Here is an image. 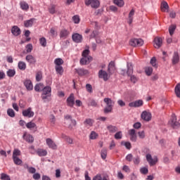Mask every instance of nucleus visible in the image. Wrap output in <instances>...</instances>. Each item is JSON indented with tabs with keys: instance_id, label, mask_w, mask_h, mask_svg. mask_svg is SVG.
Wrapping results in <instances>:
<instances>
[{
	"instance_id": "nucleus-13",
	"label": "nucleus",
	"mask_w": 180,
	"mask_h": 180,
	"mask_svg": "<svg viewBox=\"0 0 180 180\" xmlns=\"http://www.w3.org/2000/svg\"><path fill=\"white\" fill-rule=\"evenodd\" d=\"M92 60L91 56H82V58L80 60V64L81 65H86V64H89Z\"/></svg>"
},
{
	"instance_id": "nucleus-2",
	"label": "nucleus",
	"mask_w": 180,
	"mask_h": 180,
	"mask_svg": "<svg viewBox=\"0 0 180 180\" xmlns=\"http://www.w3.org/2000/svg\"><path fill=\"white\" fill-rule=\"evenodd\" d=\"M104 102L106 105L104 108V113H110V112L113 110V105H115V102L110 98H104Z\"/></svg>"
},
{
	"instance_id": "nucleus-20",
	"label": "nucleus",
	"mask_w": 180,
	"mask_h": 180,
	"mask_svg": "<svg viewBox=\"0 0 180 180\" xmlns=\"http://www.w3.org/2000/svg\"><path fill=\"white\" fill-rule=\"evenodd\" d=\"M11 33L13 34V36H19L22 32L20 31V28H19L18 26L14 25L11 28Z\"/></svg>"
},
{
	"instance_id": "nucleus-22",
	"label": "nucleus",
	"mask_w": 180,
	"mask_h": 180,
	"mask_svg": "<svg viewBox=\"0 0 180 180\" xmlns=\"http://www.w3.org/2000/svg\"><path fill=\"white\" fill-rule=\"evenodd\" d=\"M172 62L174 65L179 63V55L178 54V52L174 53Z\"/></svg>"
},
{
	"instance_id": "nucleus-36",
	"label": "nucleus",
	"mask_w": 180,
	"mask_h": 180,
	"mask_svg": "<svg viewBox=\"0 0 180 180\" xmlns=\"http://www.w3.org/2000/svg\"><path fill=\"white\" fill-rule=\"evenodd\" d=\"M175 94L177 98H180V83H178L174 89Z\"/></svg>"
},
{
	"instance_id": "nucleus-42",
	"label": "nucleus",
	"mask_w": 180,
	"mask_h": 180,
	"mask_svg": "<svg viewBox=\"0 0 180 180\" xmlns=\"http://www.w3.org/2000/svg\"><path fill=\"white\" fill-rule=\"evenodd\" d=\"M25 168L27 169V171L30 172V174H36V169L34 167H29V165H25Z\"/></svg>"
},
{
	"instance_id": "nucleus-15",
	"label": "nucleus",
	"mask_w": 180,
	"mask_h": 180,
	"mask_svg": "<svg viewBox=\"0 0 180 180\" xmlns=\"http://www.w3.org/2000/svg\"><path fill=\"white\" fill-rule=\"evenodd\" d=\"M72 39L75 43H82V35L78 33L73 34L72 35Z\"/></svg>"
},
{
	"instance_id": "nucleus-6",
	"label": "nucleus",
	"mask_w": 180,
	"mask_h": 180,
	"mask_svg": "<svg viewBox=\"0 0 180 180\" xmlns=\"http://www.w3.org/2000/svg\"><path fill=\"white\" fill-rule=\"evenodd\" d=\"M146 160L148 161V162L150 165V167H153V165H155V164H157V162H158V158H154L153 159V156H151L150 154L146 155Z\"/></svg>"
},
{
	"instance_id": "nucleus-10",
	"label": "nucleus",
	"mask_w": 180,
	"mask_h": 180,
	"mask_svg": "<svg viewBox=\"0 0 180 180\" xmlns=\"http://www.w3.org/2000/svg\"><path fill=\"white\" fill-rule=\"evenodd\" d=\"M68 106L72 108L75 105V98L74 97V94H71L70 96L66 100Z\"/></svg>"
},
{
	"instance_id": "nucleus-55",
	"label": "nucleus",
	"mask_w": 180,
	"mask_h": 180,
	"mask_svg": "<svg viewBox=\"0 0 180 180\" xmlns=\"http://www.w3.org/2000/svg\"><path fill=\"white\" fill-rule=\"evenodd\" d=\"M25 49H26L27 53H32V50H33V45H32L31 44H29L25 46Z\"/></svg>"
},
{
	"instance_id": "nucleus-31",
	"label": "nucleus",
	"mask_w": 180,
	"mask_h": 180,
	"mask_svg": "<svg viewBox=\"0 0 180 180\" xmlns=\"http://www.w3.org/2000/svg\"><path fill=\"white\" fill-rule=\"evenodd\" d=\"M133 16H134V9H132L129 13V17H128L129 25H131V23H133Z\"/></svg>"
},
{
	"instance_id": "nucleus-39",
	"label": "nucleus",
	"mask_w": 180,
	"mask_h": 180,
	"mask_svg": "<svg viewBox=\"0 0 180 180\" xmlns=\"http://www.w3.org/2000/svg\"><path fill=\"white\" fill-rule=\"evenodd\" d=\"M13 161L15 165H22L23 161L19 158H13Z\"/></svg>"
},
{
	"instance_id": "nucleus-38",
	"label": "nucleus",
	"mask_w": 180,
	"mask_h": 180,
	"mask_svg": "<svg viewBox=\"0 0 180 180\" xmlns=\"http://www.w3.org/2000/svg\"><path fill=\"white\" fill-rule=\"evenodd\" d=\"M55 69L57 74H59V75H63V72H64V69L63 68V66H56Z\"/></svg>"
},
{
	"instance_id": "nucleus-9",
	"label": "nucleus",
	"mask_w": 180,
	"mask_h": 180,
	"mask_svg": "<svg viewBox=\"0 0 180 180\" xmlns=\"http://www.w3.org/2000/svg\"><path fill=\"white\" fill-rule=\"evenodd\" d=\"M144 105L143 100H137L129 103V108H140Z\"/></svg>"
},
{
	"instance_id": "nucleus-24",
	"label": "nucleus",
	"mask_w": 180,
	"mask_h": 180,
	"mask_svg": "<svg viewBox=\"0 0 180 180\" xmlns=\"http://www.w3.org/2000/svg\"><path fill=\"white\" fill-rule=\"evenodd\" d=\"M26 61L30 64H36V58L32 55H27L25 58Z\"/></svg>"
},
{
	"instance_id": "nucleus-12",
	"label": "nucleus",
	"mask_w": 180,
	"mask_h": 180,
	"mask_svg": "<svg viewBox=\"0 0 180 180\" xmlns=\"http://www.w3.org/2000/svg\"><path fill=\"white\" fill-rule=\"evenodd\" d=\"M171 126L173 127V129H178V127L180 126L179 122L176 121V115L174 114L172 115Z\"/></svg>"
},
{
	"instance_id": "nucleus-52",
	"label": "nucleus",
	"mask_w": 180,
	"mask_h": 180,
	"mask_svg": "<svg viewBox=\"0 0 180 180\" xmlns=\"http://www.w3.org/2000/svg\"><path fill=\"white\" fill-rule=\"evenodd\" d=\"M41 78H43V75L41 73V72H38L36 75V81H37V82L41 81Z\"/></svg>"
},
{
	"instance_id": "nucleus-35",
	"label": "nucleus",
	"mask_w": 180,
	"mask_h": 180,
	"mask_svg": "<svg viewBox=\"0 0 180 180\" xmlns=\"http://www.w3.org/2000/svg\"><path fill=\"white\" fill-rule=\"evenodd\" d=\"M48 11L49 13H51V15H54V13H56V5L51 4V6H49V7L48 8Z\"/></svg>"
},
{
	"instance_id": "nucleus-62",
	"label": "nucleus",
	"mask_w": 180,
	"mask_h": 180,
	"mask_svg": "<svg viewBox=\"0 0 180 180\" xmlns=\"http://www.w3.org/2000/svg\"><path fill=\"white\" fill-rule=\"evenodd\" d=\"M82 56V57H91V56H89V49H86V50L83 51Z\"/></svg>"
},
{
	"instance_id": "nucleus-60",
	"label": "nucleus",
	"mask_w": 180,
	"mask_h": 180,
	"mask_svg": "<svg viewBox=\"0 0 180 180\" xmlns=\"http://www.w3.org/2000/svg\"><path fill=\"white\" fill-rule=\"evenodd\" d=\"M1 179L2 180H11V177L8 176L6 174L3 173L1 174Z\"/></svg>"
},
{
	"instance_id": "nucleus-56",
	"label": "nucleus",
	"mask_w": 180,
	"mask_h": 180,
	"mask_svg": "<svg viewBox=\"0 0 180 180\" xmlns=\"http://www.w3.org/2000/svg\"><path fill=\"white\" fill-rule=\"evenodd\" d=\"M7 114L10 117H15V111L13 109H8L7 110Z\"/></svg>"
},
{
	"instance_id": "nucleus-54",
	"label": "nucleus",
	"mask_w": 180,
	"mask_h": 180,
	"mask_svg": "<svg viewBox=\"0 0 180 180\" xmlns=\"http://www.w3.org/2000/svg\"><path fill=\"white\" fill-rule=\"evenodd\" d=\"M146 75H151L153 74V68L148 67L145 70Z\"/></svg>"
},
{
	"instance_id": "nucleus-28",
	"label": "nucleus",
	"mask_w": 180,
	"mask_h": 180,
	"mask_svg": "<svg viewBox=\"0 0 180 180\" xmlns=\"http://www.w3.org/2000/svg\"><path fill=\"white\" fill-rule=\"evenodd\" d=\"M24 140L27 141V143H33L34 141V139H33V136L30 134H24L23 135Z\"/></svg>"
},
{
	"instance_id": "nucleus-43",
	"label": "nucleus",
	"mask_w": 180,
	"mask_h": 180,
	"mask_svg": "<svg viewBox=\"0 0 180 180\" xmlns=\"http://www.w3.org/2000/svg\"><path fill=\"white\" fill-rule=\"evenodd\" d=\"M114 4L120 8H122L124 6V1H123V0H114Z\"/></svg>"
},
{
	"instance_id": "nucleus-1",
	"label": "nucleus",
	"mask_w": 180,
	"mask_h": 180,
	"mask_svg": "<svg viewBox=\"0 0 180 180\" xmlns=\"http://www.w3.org/2000/svg\"><path fill=\"white\" fill-rule=\"evenodd\" d=\"M64 122L68 129H72V127H75L77 126V121L75 120H72V117L70 115H65Z\"/></svg>"
},
{
	"instance_id": "nucleus-3",
	"label": "nucleus",
	"mask_w": 180,
	"mask_h": 180,
	"mask_svg": "<svg viewBox=\"0 0 180 180\" xmlns=\"http://www.w3.org/2000/svg\"><path fill=\"white\" fill-rule=\"evenodd\" d=\"M50 96H51V87L46 86L44 87L42 90L41 98L43 101H46V99H49Z\"/></svg>"
},
{
	"instance_id": "nucleus-29",
	"label": "nucleus",
	"mask_w": 180,
	"mask_h": 180,
	"mask_svg": "<svg viewBox=\"0 0 180 180\" xmlns=\"http://www.w3.org/2000/svg\"><path fill=\"white\" fill-rule=\"evenodd\" d=\"M169 8V6H168V3H167L166 1H162L161 3L160 9L162 12H168Z\"/></svg>"
},
{
	"instance_id": "nucleus-21",
	"label": "nucleus",
	"mask_w": 180,
	"mask_h": 180,
	"mask_svg": "<svg viewBox=\"0 0 180 180\" xmlns=\"http://www.w3.org/2000/svg\"><path fill=\"white\" fill-rule=\"evenodd\" d=\"M129 134L131 136L130 140L131 141L136 142L137 140V135H136V130L135 129H130L129 131Z\"/></svg>"
},
{
	"instance_id": "nucleus-17",
	"label": "nucleus",
	"mask_w": 180,
	"mask_h": 180,
	"mask_svg": "<svg viewBox=\"0 0 180 180\" xmlns=\"http://www.w3.org/2000/svg\"><path fill=\"white\" fill-rule=\"evenodd\" d=\"M154 47L155 49H160L162 46V38L155 37L154 39Z\"/></svg>"
},
{
	"instance_id": "nucleus-63",
	"label": "nucleus",
	"mask_w": 180,
	"mask_h": 180,
	"mask_svg": "<svg viewBox=\"0 0 180 180\" xmlns=\"http://www.w3.org/2000/svg\"><path fill=\"white\" fill-rule=\"evenodd\" d=\"M74 23L78 24L79 23V16L74 15L72 18Z\"/></svg>"
},
{
	"instance_id": "nucleus-18",
	"label": "nucleus",
	"mask_w": 180,
	"mask_h": 180,
	"mask_svg": "<svg viewBox=\"0 0 180 180\" xmlns=\"http://www.w3.org/2000/svg\"><path fill=\"white\" fill-rule=\"evenodd\" d=\"M34 23H36L35 18H31L30 20H27L24 21V26L25 27H32V26H33V25H34Z\"/></svg>"
},
{
	"instance_id": "nucleus-50",
	"label": "nucleus",
	"mask_w": 180,
	"mask_h": 180,
	"mask_svg": "<svg viewBox=\"0 0 180 180\" xmlns=\"http://www.w3.org/2000/svg\"><path fill=\"white\" fill-rule=\"evenodd\" d=\"M62 138L65 139V141H67V143H68L69 144H72V139H71L69 136H67L66 135L63 134L62 135Z\"/></svg>"
},
{
	"instance_id": "nucleus-41",
	"label": "nucleus",
	"mask_w": 180,
	"mask_h": 180,
	"mask_svg": "<svg viewBox=\"0 0 180 180\" xmlns=\"http://www.w3.org/2000/svg\"><path fill=\"white\" fill-rule=\"evenodd\" d=\"M20 154H21V153L19 149H14V150L13 151V158H19Z\"/></svg>"
},
{
	"instance_id": "nucleus-34",
	"label": "nucleus",
	"mask_w": 180,
	"mask_h": 180,
	"mask_svg": "<svg viewBox=\"0 0 180 180\" xmlns=\"http://www.w3.org/2000/svg\"><path fill=\"white\" fill-rule=\"evenodd\" d=\"M54 64L56 65V66H61L64 64V60H63L60 58H58L55 59Z\"/></svg>"
},
{
	"instance_id": "nucleus-25",
	"label": "nucleus",
	"mask_w": 180,
	"mask_h": 180,
	"mask_svg": "<svg viewBox=\"0 0 180 180\" xmlns=\"http://www.w3.org/2000/svg\"><path fill=\"white\" fill-rule=\"evenodd\" d=\"M24 85L27 88V91H32L33 89V84L30 80H25L24 82Z\"/></svg>"
},
{
	"instance_id": "nucleus-48",
	"label": "nucleus",
	"mask_w": 180,
	"mask_h": 180,
	"mask_svg": "<svg viewBox=\"0 0 180 180\" xmlns=\"http://www.w3.org/2000/svg\"><path fill=\"white\" fill-rule=\"evenodd\" d=\"M40 41V44L41 46H42V47H46V46H47V40L46 39V38L42 37L39 39Z\"/></svg>"
},
{
	"instance_id": "nucleus-45",
	"label": "nucleus",
	"mask_w": 180,
	"mask_h": 180,
	"mask_svg": "<svg viewBox=\"0 0 180 180\" xmlns=\"http://www.w3.org/2000/svg\"><path fill=\"white\" fill-rule=\"evenodd\" d=\"M108 155V150L103 149L101 152V156L103 160H106V157Z\"/></svg>"
},
{
	"instance_id": "nucleus-11",
	"label": "nucleus",
	"mask_w": 180,
	"mask_h": 180,
	"mask_svg": "<svg viewBox=\"0 0 180 180\" xmlns=\"http://www.w3.org/2000/svg\"><path fill=\"white\" fill-rule=\"evenodd\" d=\"M22 116L25 117H33L34 116V112L32 110V108H28L22 111Z\"/></svg>"
},
{
	"instance_id": "nucleus-49",
	"label": "nucleus",
	"mask_w": 180,
	"mask_h": 180,
	"mask_svg": "<svg viewBox=\"0 0 180 180\" xmlns=\"http://www.w3.org/2000/svg\"><path fill=\"white\" fill-rule=\"evenodd\" d=\"M84 123V124L91 127L94 124V120H92L90 118L86 119Z\"/></svg>"
},
{
	"instance_id": "nucleus-51",
	"label": "nucleus",
	"mask_w": 180,
	"mask_h": 180,
	"mask_svg": "<svg viewBox=\"0 0 180 180\" xmlns=\"http://www.w3.org/2000/svg\"><path fill=\"white\" fill-rule=\"evenodd\" d=\"M122 137H123V134H122V131H117L116 132V134H115V139L116 140H120L122 139Z\"/></svg>"
},
{
	"instance_id": "nucleus-46",
	"label": "nucleus",
	"mask_w": 180,
	"mask_h": 180,
	"mask_svg": "<svg viewBox=\"0 0 180 180\" xmlns=\"http://www.w3.org/2000/svg\"><path fill=\"white\" fill-rule=\"evenodd\" d=\"M175 29H176V25H172L169 27V33L170 36H172L174 34V32H175Z\"/></svg>"
},
{
	"instance_id": "nucleus-16",
	"label": "nucleus",
	"mask_w": 180,
	"mask_h": 180,
	"mask_svg": "<svg viewBox=\"0 0 180 180\" xmlns=\"http://www.w3.org/2000/svg\"><path fill=\"white\" fill-rule=\"evenodd\" d=\"M46 142L49 148H52V150H57V145L51 139H46Z\"/></svg>"
},
{
	"instance_id": "nucleus-30",
	"label": "nucleus",
	"mask_w": 180,
	"mask_h": 180,
	"mask_svg": "<svg viewBox=\"0 0 180 180\" xmlns=\"http://www.w3.org/2000/svg\"><path fill=\"white\" fill-rule=\"evenodd\" d=\"M37 154L39 155V157H46V155H47V150L39 148L37 150Z\"/></svg>"
},
{
	"instance_id": "nucleus-61",
	"label": "nucleus",
	"mask_w": 180,
	"mask_h": 180,
	"mask_svg": "<svg viewBox=\"0 0 180 180\" xmlns=\"http://www.w3.org/2000/svg\"><path fill=\"white\" fill-rule=\"evenodd\" d=\"M133 162L136 165H139V164H140V157L136 156V157L134 158Z\"/></svg>"
},
{
	"instance_id": "nucleus-4",
	"label": "nucleus",
	"mask_w": 180,
	"mask_h": 180,
	"mask_svg": "<svg viewBox=\"0 0 180 180\" xmlns=\"http://www.w3.org/2000/svg\"><path fill=\"white\" fill-rule=\"evenodd\" d=\"M84 4L86 6H89L90 5L93 9H98L101 6L99 0H85Z\"/></svg>"
},
{
	"instance_id": "nucleus-27",
	"label": "nucleus",
	"mask_w": 180,
	"mask_h": 180,
	"mask_svg": "<svg viewBox=\"0 0 180 180\" xmlns=\"http://www.w3.org/2000/svg\"><path fill=\"white\" fill-rule=\"evenodd\" d=\"M127 75H128V77H130V75L133 74V64H131V63H128L127 65Z\"/></svg>"
},
{
	"instance_id": "nucleus-32",
	"label": "nucleus",
	"mask_w": 180,
	"mask_h": 180,
	"mask_svg": "<svg viewBox=\"0 0 180 180\" xmlns=\"http://www.w3.org/2000/svg\"><path fill=\"white\" fill-rule=\"evenodd\" d=\"M44 89V85L41 83L37 84L34 86V91L37 92H40V91H43Z\"/></svg>"
},
{
	"instance_id": "nucleus-33",
	"label": "nucleus",
	"mask_w": 180,
	"mask_h": 180,
	"mask_svg": "<svg viewBox=\"0 0 180 180\" xmlns=\"http://www.w3.org/2000/svg\"><path fill=\"white\" fill-rule=\"evenodd\" d=\"M20 8L21 9H22V11H27V9H29V4H27V3L25 2V1H21L20 3Z\"/></svg>"
},
{
	"instance_id": "nucleus-57",
	"label": "nucleus",
	"mask_w": 180,
	"mask_h": 180,
	"mask_svg": "<svg viewBox=\"0 0 180 180\" xmlns=\"http://www.w3.org/2000/svg\"><path fill=\"white\" fill-rule=\"evenodd\" d=\"M140 172L143 175H147L148 174V169L147 167H142L140 169Z\"/></svg>"
},
{
	"instance_id": "nucleus-7",
	"label": "nucleus",
	"mask_w": 180,
	"mask_h": 180,
	"mask_svg": "<svg viewBox=\"0 0 180 180\" xmlns=\"http://www.w3.org/2000/svg\"><path fill=\"white\" fill-rule=\"evenodd\" d=\"M98 78L103 79V81L106 82L109 79L110 76L108 72L103 70H101L98 71Z\"/></svg>"
},
{
	"instance_id": "nucleus-47",
	"label": "nucleus",
	"mask_w": 180,
	"mask_h": 180,
	"mask_svg": "<svg viewBox=\"0 0 180 180\" xmlns=\"http://www.w3.org/2000/svg\"><path fill=\"white\" fill-rule=\"evenodd\" d=\"M88 106H94L96 108V106H98V103L94 99H90L88 102Z\"/></svg>"
},
{
	"instance_id": "nucleus-37",
	"label": "nucleus",
	"mask_w": 180,
	"mask_h": 180,
	"mask_svg": "<svg viewBox=\"0 0 180 180\" xmlns=\"http://www.w3.org/2000/svg\"><path fill=\"white\" fill-rule=\"evenodd\" d=\"M26 127L27 129H30V130H32V129H36V124L33 122H30L26 124Z\"/></svg>"
},
{
	"instance_id": "nucleus-8",
	"label": "nucleus",
	"mask_w": 180,
	"mask_h": 180,
	"mask_svg": "<svg viewBox=\"0 0 180 180\" xmlns=\"http://www.w3.org/2000/svg\"><path fill=\"white\" fill-rule=\"evenodd\" d=\"M141 117L143 120H145V122H150L152 117L151 112L145 110L142 112Z\"/></svg>"
},
{
	"instance_id": "nucleus-64",
	"label": "nucleus",
	"mask_w": 180,
	"mask_h": 180,
	"mask_svg": "<svg viewBox=\"0 0 180 180\" xmlns=\"http://www.w3.org/2000/svg\"><path fill=\"white\" fill-rule=\"evenodd\" d=\"M86 89L87 92H89V94H92V86L89 84H87L86 85Z\"/></svg>"
},
{
	"instance_id": "nucleus-59",
	"label": "nucleus",
	"mask_w": 180,
	"mask_h": 180,
	"mask_svg": "<svg viewBox=\"0 0 180 180\" xmlns=\"http://www.w3.org/2000/svg\"><path fill=\"white\" fill-rule=\"evenodd\" d=\"M130 81L131 82H133V84H136V82L139 81V77H136L135 75H131Z\"/></svg>"
},
{
	"instance_id": "nucleus-53",
	"label": "nucleus",
	"mask_w": 180,
	"mask_h": 180,
	"mask_svg": "<svg viewBox=\"0 0 180 180\" xmlns=\"http://www.w3.org/2000/svg\"><path fill=\"white\" fill-rule=\"evenodd\" d=\"M49 33L52 36V37H57V31H56V29L51 28Z\"/></svg>"
},
{
	"instance_id": "nucleus-44",
	"label": "nucleus",
	"mask_w": 180,
	"mask_h": 180,
	"mask_svg": "<svg viewBox=\"0 0 180 180\" xmlns=\"http://www.w3.org/2000/svg\"><path fill=\"white\" fill-rule=\"evenodd\" d=\"M8 77H15V75L16 74V71L15 70L9 69L6 72Z\"/></svg>"
},
{
	"instance_id": "nucleus-5",
	"label": "nucleus",
	"mask_w": 180,
	"mask_h": 180,
	"mask_svg": "<svg viewBox=\"0 0 180 180\" xmlns=\"http://www.w3.org/2000/svg\"><path fill=\"white\" fill-rule=\"evenodd\" d=\"M130 46L132 47H141L144 44V41L141 39H131L129 41Z\"/></svg>"
},
{
	"instance_id": "nucleus-14",
	"label": "nucleus",
	"mask_w": 180,
	"mask_h": 180,
	"mask_svg": "<svg viewBox=\"0 0 180 180\" xmlns=\"http://www.w3.org/2000/svg\"><path fill=\"white\" fill-rule=\"evenodd\" d=\"M75 71L79 77H84V75H88V74H89V71L84 68L75 69Z\"/></svg>"
},
{
	"instance_id": "nucleus-19",
	"label": "nucleus",
	"mask_w": 180,
	"mask_h": 180,
	"mask_svg": "<svg viewBox=\"0 0 180 180\" xmlns=\"http://www.w3.org/2000/svg\"><path fill=\"white\" fill-rule=\"evenodd\" d=\"M106 129L109 131V133H111V134L116 133V131L119 130L117 127L112 124H108L106 127Z\"/></svg>"
},
{
	"instance_id": "nucleus-26",
	"label": "nucleus",
	"mask_w": 180,
	"mask_h": 180,
	"mask_svg": "<svg viewBox=\"0 0 180 180\" xmlns=\"http://www.w3.org/2000/svg\"><path fill=\"white\" fill-rule=\"evenodd\" d=\"M69 34H70V32H68V30L65 29H63L60 32V39H67Z\"/></svg>"
},
{
	"instance_id": "nucleus-23",
	"label": "nucleus",
	"mask_w": 180,
	"mask_h": 180,
	"mask_svg": "<svg viewBox=\"0 0 180 180\" xmlns=\"http://www.w3.org/2000/svg\"><path fill=\"white\" fill-rule=\"evenodd\" d=\"M116 70V68L115 67V62L111 61L108 65V71L109 74L112 75L113 72H115V70Z\"/></svg>"
},
{
	"instance_id": "nucleus-40",
	"label": "nucleus",
	"mask_w": 180,
	"mask_h": 180,
	"mask_svg": "<svg viewBox=\"0 0 180 180\" xmlns=\"http://www.w3.org/2000/svg\"><path fill=\"white\" fill-rule=\"evenodd\" d=\"M18 68L19 70H22V71H25L26 70V63L22 61H20L18 63Z\"/></svg>"
},
{
	"instance_id": "nucleus-58",
	"label": "nucleus",
	"mask_w": 180,
	"mask_h": 180,
	"mask_svg": "<svg viewBox=\"0 0 180 180\" xmlns=\"http://www.w3.org/2000/svg\"><path fill=\"white\" fill-rule=\"evenodd\" d=\"M89 137L91 139V140H95L96 139V137H98V134H96V132L93 131L91 132Z\"/></svg>"
}]
</instances>
